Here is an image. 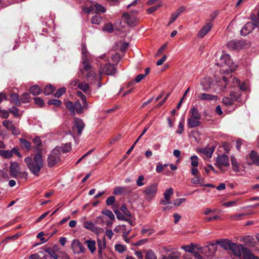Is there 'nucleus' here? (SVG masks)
<instances>
[{
	"label": "nucleus",
	"instance_id": "61",
	"mask_svg": "<svg viewBox=\"0 0 259 259\" xmlns=\"http://www.w3.org/2000/svg\"><path fill=\"white\" fill-rule=\"evenodd\" d=\"M246 215V214L244 213L236 214L232 215L231 217V219L233 221H237L240 220L242 218V217L245 216Z\"/></svg>",
	"mask_w": 259,
	"mask_h": 259
},
{
	"label": "nucleus",
	"instance_id": "20",
	"mask_svg": "<svg viewBox=\"0 0 259 259\" xmlns=\"http://www.w3.org/2000/svg\"><path fill=\"white\" fill-rule=\"evenodd\" d=\"M122 19L130 26L132 27L137 24V20L134 17H131L128 14L125 13L122 16Z\"/></svg>",
	"mask_w": 259,
	"mask_h": 259
},
{
	"label": "nucleus",
	"instance_id": "10",
	"mask_svg": "<svg viewBox=\"0 0 259 259\" xmlns=\"http://www.w3.org/2000/svg\"><path fill=\"white\" fill-rule=\"evenodd\" d=\"M71 248L74 254H79L85 252L86 249L78 239H74L71 244Z\"/></svg>",
	"mask_w": 259,
	"mask_h": 259
},
{
	"label": "nucleus",
	"instance_id": "29",
	"mask_svg": "<svg viewBox=\"0 0 259 259\" xmlns=\"http://www.w3.org/2000/svg\"><path fill=\"white\" fill-rule=\"evenodd\" d=\"M190 117L193 118H195L196 119H201V114L199 112L198 109L196 107H193L190 110Z\"/></svg>",
	"mask_w": 259,
	"mask_h": 259
},
{
	"label": "nucleus",
	"instance_id": "34",
	"mask_svg": "<svg viewBox=\"0 0 259 259\" xmlns=\"http://www.w3.org/2000/svg\"><path fill=\"white\" fill-rule=\"evenodd\" d=\"M78 88L83 91L85 94L90 93V90L88 84L85 82H82L78 84Z\"/></svg>",
	"mask_w": 259,
	"mask_h": 259
},
{
	"label": "nucleus",
	"instance_id": "55",
	"mask_svg": "<svg viewBox=\"0 0 259 259\" xmlns=\"http://www.w3.org/2000/svg\"><path fill=\"white\" fill-rule=\"evenodd\" d=\"M146 259H157V257L155 253L151 250H149L147 252Z\"/></svg>",
	"mask_w": 259,
	"mask_h": 259
},
{
	"label": "nucleus",
	"instance_id": "23",
	"mask_svg": "<svg viewBox=\"0 0 259 259\" xmlns=\"http://www.w3.org/2000/svg\"><path fill=\"white\" fill-rule=\"evenodd\" d=\"M198 99L200 100H206V101H211L214 100L216 101L218 99V97L215 95H212L211 94H208L206 93H200L198 95Z\"/></svg>",
	"mask_w": 259,
	"mask_h": 259
},
{
	"label": "nucleus",
	"instance_id": "5",
	"mask_svg": "<svg viewBox=\"0 0 259 259\" xmlns=\"http://www.w3.org/2000/svg\"><path fill=\"white\" fill-rule=\"evenodd\" d=\"M65 106L72 115H74L76 113L78 114H82L83 110L85 109L84 104L81 105L79 101H76L74 103L71 101H67L65 103Z\"/></svg>",
	"mask_w": 259,
	"mask_h": 259
},
{
	"label": "nucleus",
	"instance_id": "11",
	"mask_svg": "<svg viewBox=\"0 0 259 259\" xmlns=\"http://www.w3.org/2000/svg\"><path fill=\"white\" fill-rule=\"evenodd\" d=\"M3 125L10 132L14 135H19L20 134V131L13 122L10 120H5L2 122Z\"/></svg>",
	"mask_w": 259,
	"mask_h": 259
},
{
	"label": "nucleus",
	"instance_id": "26",
	"mask_svg": "<svg viewBox=\"0 0 259 259\" xmlns=\"http://www.w3.org/2000/svg\"><path fill=\"white\" fill-rule=\"evenodd\" d=\"M200 84L203 91H208L211 87V81L210 78L207 77L203 78L200 82Z\"/></svg>",
	"mask_w": 259,
	"mask_h": 259
},
{
	"label": "nucleus",
	"instance_id": "57",
	"mask_svg": "<svg viewBox=\"0 0 259 259\" xmlns=\"http://www.w3.org/2000/svg\"><path fill=\"white\" fill-rule=\"evenodd\" d=\"M103 30L104 31H107L109 33L112 32L113 30L112 24L110 23H107L103 28Z\"/></svg>",
	"mask_w": 259,
	"mask_h": 259
},
{
	"label": "nucleus",
	"instance_id": "38",
	"mask_svg": "<svg viewBox=\"0 0 259 259\" xmlns=\"http://www.w3.org/2000/svg\"><path fill=\"white\" fill-rule=\"evenodd\" d=\"M29 91L33 96L38 95L40 94L41 92V89L36 85L30 87Z\"/></svg>",
	"mask_w": 259,
	"mask_h": 259
},
{
	"label": "nucleus",
	"instance_id": "49",
	"mask_svg": "<svg viewBox=\"0 0 259 259\" xmlns=\"http://www.w3.org/2000/svg\"><path fill=\"white\" fill-rule=\"evenodd\" d=\"M162 5H162V3H159L156 6L152 7L150 8L149 9H148L147 10V13L148 14H151L153 12H154V11H155L157 10H158V9H159L160 7H161L162 6Z\"/></svg>",
	"mask_w": 259,
	"mask_h": 259
},
{
	"label": "nucleus",
	"instance_id": "40",
	"mask_svg": "<svg viewBox=\"0 0 259 259\" xmlns=\"http://www.w3.org/2000/svg\"><path fill=\"white\" fill-rule=\"evenodd\" d=\"M77 95L80 98L82 104H84V108H85V109H88L89 107V105L86 100V97L81 92L79 91L77 92Z\"/></svg>",
	"mask_w": 259,
	"mask_h": 259
},
{
	"label": "nucleus",
	"instance_id": "63",
	"mask_svg": "<svg viewBox=\"0 0 259 259\" xmlns=\"http://www.w3.org/2000/svg\"><path fill=\"white\" fill-rule=\"evenodd\" d=\"M66 91V89L65 88H62L58 89L56 93L55 94V97L59 98L61 97L63 94L65 93Z\"/></svg>",
	"mask_w": 259,
	"mask_h": 259
},
{
	"label": "nucleus",
	"instance_id": "51",
	"mask_svg": "<svg viewBox=\"0 0 259 259\" xmlns=\"http://www.w3.org/2000/svg\"><path fill=\"white\" fill-rule=\"evenodd\" d=\"M106 218L103 216H99L97 217L95 220V223L101 225H105Z\"/></svg>",
	"mask_w": 259,
	"mask_h": 259
},
{
	"label": "nucleus",
	"instance_id": "50",
	"mask_svg": "<svg viewBox=\"0 0 259 259\" xmlns=\"http://www.w3.org/2000/svg\"><path fill=\"white\" fill-rule=\"evenodd\" d=\"M102 20L101 16L97 13L96 15L94 16L91 19V22L94 24H99Z\"/></svg>",
	"mask_w": 259,
	"mask_h": 259
},
{
	"label": "nucleus",
	"instance_id": "7",
	"mask_svg": "<svg viewBox=\"0 0 259 259\" xmlns=\"http://www.w3.org/2000/svg\"><path fill=\"white\" fill-rule=\"evenodd\" d=\"M158 184L154 183L147 186L143 190V194L145 198L148 201H150L153 199L157 192Z\"/></svg>",
	"mask_w": 259,
	"mask_h": 259
},
{
	"label": "nucleus",
	"instance_id": "30",
	"mask_svg": "<svg viewBox=\"0 0 259 259\" xmlns=\"http://www.w3.org/2000/svg\"><path fill=\"white\" fill-rule=\"evenodd\" d=\"M83 227L86 229L91 230L93 232H95L98 229L95 225L91 221L84 222Z\"/></svg>",
	"mask_w": 259,
	"mask_h": 259
},
{
	"label": "nucleus",
	"instance_id": "59",
	"mask_svg": "<svg viewBox=\"0 0 259 259\" xmlns=\"http://www.w3.org/2000/svg\"><path fill=\"white\" fill-rule=\"evenodd\" d=\"M94 8V4H92L90 6L84 7L82 10L86 13L90 14L93 11Z\"/></svg>",
	"mask_w": 259,
	"mask_h": 259
},
{
	"label": "nucleus",
	"instance_id": "1",
	"mask_svg": "<svg viewBox=\"0 0 259 259\" xmlns=\"http://www.w3.org/2000/svg\"><path fill=\"white\" fill-rule=\"evenodd\" d=\"M216 244H220L221 247L225 250H231L237 257H240L242 255L243 259H259L255 256L249 249L241 244H236L229 240L217 241Z\"/></svg>",
	"mask_w": 259,
	"mask_h": 259
},
{
	"label": "nucleus",
	"instance_id": "44",
	"mask_svg": "<svg viewBox=\"0 0 259 259\" xmlns=\"http://www.w3.org/2000/svg\"><path fill=\"white\" fill-rule=\"evenodd\" d=\"M55 90V87L52 85H48L44 89V94L46 95L51 94Z\"/></svg>",
	"mask_w": 259,
	"mask_h": 259
},
{
	"label": "nucleus",
	"instance_id": "3",
	"mask_svg": "<svg viewBox=\"0 0 259 259\" xmlns=\"http://www.w3.org/2000/svg\"><path fill=\"white\" fill-rule=\"evenodd\" d=\"M219 64L221 66V71L223 73L229 74L236 69V65L231 59L230 56L225 53H223L220 58Z\"/></svg>",
	"mask_w": 259,
	"mask_h": 259
},
{
	"label": "nucleus",
	"instance_id": "19",
	"mask_svg": "<svg viewBox=\"0 0 259 259\" xmlns=\"http://www.w3.org/2000/svg\"><path fill=\"white\" fill-rule=\"evenodd\" d=\"M247 160H250L251 162H248V164H253L259 165V155L254 151H252L247 156Z\"/></svg>",
	"mask_w": 259,
	"mask_h": 259
},
{
	"label": "nucleus",
	"instance_id": "15",
	"mask_svg": "<svg viewBox=\"0 0 259 259\" xmlns=\"http://www.w3.org/2000/svg\"><path fill=\"white\" fill-rule=\"evenodd\" d=\"M132 189L128 186H118L114 188L113 193L116 195H126L131 192Z\"/></svg>",
	"mask_w": 259,
	"mask_h": 259
},
{
	"label": "nucleus",
	"instance_id": "12",
	"mask_svg": "<svg viewBox=\"0 0 259 259\" xmlns=\"http://www.w3.org/2000/svg\"><path fill=\"white\" fill-rule=\"evenodd\" d=\"M215 165L221 169L224 167L228 166L230 165L229 157L225 154L219 155Z\"/></svg>",
	"mask_w": 259,
	"mask_h": 259
},
{
	"label": "nucleus",
	"instance_id": "54",
	"mask_svg": "<svg viewBox=\"0 0 259 259\" xmlns=\"http://www.w3.org/2000/svg\"><path fill=\"white\" fill-rule=\"evenodd\" d=\"M94 7L96 8V10L98 12H101V13H104L106 11V8L100 4H98L97 3L95 4Z\"/></svg>",
	"mask_w": 259,
	"mask_h": 259
},
{
	"label": "nucleus",
	"instance_id": "2",
	"mask_svg": "<svg viewBox=\"0 0 259 259\" xmlns=\"http://www.w3.org/2000/svg\"><path fill=\"white\" fill-rule=\"evenodd\" d=\"M24 161L30 172L34 176H38L44 165L40 152L35 154L33 158L29 156L26 157Z\"/></svg>",
	"mask_w": 259,
	"mask_h": 259
},
{
	"label": "nucleus",
	"instance_id": "21",
	"mask_svg": "<svg viewBox=\"0 0 259 259\" xmlns=\"http://www.w3.org/2000/svg\"><path fill=\"white\" fill-rule=\"evenodd\" d=\"M185 11V7L181 6L179 7L174 13L171 14L168 25L172 24L179 16V15Z\"/></svg>",
	"mask_w": 259,
	"mask_h": 259
},
{
	"label": "nucleus",
	"instance_id": "52",
	"mask_svg": "<svg viewBox=\"0 0 259 259\" xmlns=\"http://www.w3.org/2000/svg\"><path fill=\"white\" fill-rule=\"evenodd\" d=\"M191 164L193 167H197L198 165V158L197 156L193 155L190 157Z\"/></svg>",
	"mask_w": 259,
	"mask_h": 259
},
{
	"label": "nucleus",
	"instance_id": "42",
	"mask_svg": "<svg viewBox=\"0 0 259 259\" xmlns=\"http://www.w3.org/2000/svg\"><path fill=\"white\" fill-rule=\"evenodd\" d=\"M113 211L114 213L116 214L117 219L119 220H126V218L124 214L122 213L119 211V210L117 208H114Z\"/></svg>",
	"mask_w": 259,
	"mask_h": 259
},
{
	"label": "nucleus",
	"instance_id": "35",
	"mask_svg": "<svg viewBox=\"0 0 259 259\" xmlns=\"http://www.w3.org/2000/svg\"><path fill=\"white\" fill-rule=\"evenodd\" d=\"M21 145L25 148L27 151H30L31 148V143L25 139L20 138L19 139Z\"/></svg>",
	"mask_w": 259,
	"mask_h": 259
},
{
	"label": "nucleus",
	"instance_id": "18",
	"mask_svg": "<svg viewBox=\"0 0 259 259\" xmlns=\"http://www.w3.org/2000/svg\"><path fill=\"white\" fill-rule=\"evenodd\" d=\"M212 24L210 22L206 23L199 31L197 36L199 38H203L211 29Z\"/></svg>",
	"mask_w": 259,
	"mask_h": 259
},
{
	"label": "nucleus",
	"instance_id": "31",
	"mask_svg": "<svg viewBox=\"0 0 259 259\" xmlns=\"http://www.w3.org/2000/svg\"><path fill=\"white\" fill-rule=\"evenodd\" d=\"M231 161L233 170L236 172H239L240 171L239 165L236 159L232 156L231 158Z\"/></svg>",
	"mask_w": 259,
	"mask_h": 259
},
{
	"label": "nucleus",
	"instance_id": "60",
	"mask_svg": "<svg viewBox=\"0 0 259 259\" xmlns=\"http://www.w3.org/2000/svg\"><path fill=\"white\" fill-rule=\"evenodd\" d=\"M115 249L118 252L122 253L126 250V247L123 245L116 244L115 245Z\"/></svg>",
	"mask_w": 259,
	"mask_h": 259
},
{
	"label": "nucleus",
	"instance_id": "36",
	"mask_svg": "<svg viewBox=\"0 0 259 259\" xmlns=\"http://www.w3.org/2000/svg\"><path fill=\"white\" fill-rule=\"evenodd\" d=\"M11 102L17 106H19L21 104L20 100L19 98L18 94L13 93L11 95Z\"/></svg>",
	"mask_w": 259,
	"mask_h": 259
},
{
	"label": "nucleus",
	"instance_id": "37",
	"mask_svg": "<svg viewBox=\"0 0 259 259\" xmlns=\"http://www.w3.org/2000/svg\"><path fill=\"white\" fill-rule=\"evenodd\" d=\"M32 141L35 145L34 148L36 149V150L37 151V152H40L41 153V151L39 149V147L42 145L40 139L39 137H36L33 139Z\"/></svg>",
	"mask_w": 259,
	"mask_h": 259
},
{
	"label": "nucleus",
	"instance_id": "22",
	"mask_svg": "<svg viewBox=\"0 0 259 259\" xmlns=\"http://www.w3.org/2000/svg\"><path fill=\"white\" fill-rule=\"evenodd\" d=\"M243 47V43L240 40H231L228 42L227 47L232 50H239Z\"/></svg>",
	"mask_w": 259,
	"mask_h": 259
},
{
	"label": "nucleus",
	"instance_id": "53",
	"mask_svg": "<svg viewBox=\"0 0 259 259\" xmlns=\"http://www.w3.org/2000/svg\"><path fill=\"white\" fill-rule=\"evenodd\" d=\"M173 194V189L172 188H169L166 190L164 193V198L170 199V196Z\"/></svg>",
	"mask_w": 259,
	"mask_h": 259
},
{
	"label": "nucleus",
	"instance_id": "28",
	"mask_svg": "<svg viewBox=\"0 0 259 259\" xmlns=\"http://www.w3.org/2000/svg\"><path fill=\"white\" fill-rule=\"evenodd\" d=\"M14 151H15V148H13L11 150H0V156L5 158H10L12 157Z\"/></svg>",
	"mask_w": 259,
	"mask_h": 259
},
{
	"label": "nucleus",
	"instance_id": "27",
	"mask_svg": "<svg viewBox=\"0 0 259 259\" xmlns=\"http://www.w3.org/2000/svg\"><path fill=\"white\" fill-rule=\"evenodd\" d=\"M188 126L190 128H194L199 126L201 124L200 119H196L192 117H189L188 120Z\"/></svg>",
	"mask_w": 259,
	"mask_h": 259
},
{
	"label": "nucleus",
	"instance_id": "58",
	"mask_svg": "<svg viewBox=\"0 0 259 259\" xmlns=\"http://www.w3.org/2000/svg\"><path fill=\"white\" fill-rule=\"evenodd\" d=\"M62 103V102L57 99L50 100L48 102L49 105H54L56 106H59Z\"/></svg>",
	"mask_w": 259,
	"mask_h": 259
},
{
	"label": "nucleus",
	"instance_id": "24",
	"mask_svg": "<svg viewBox=\"0 0 259 259\" xmlns=\"http://www.w3.org/2000/svg\"><path fill=\"white\" fill-rule=\"evenodd\" d=\"M55 148H58L59 154L60 155L61 153H66L70 152L71 149V145L70 143H66L61 146H57Z\"/></svg>",
	"mask_w": 259,
	"mask_h": 259
},
{
	"label": "nucleus",
	"instance_id": "8",
	"mask_svg": "<svg viewBox=\"0 0 259 259\" xmlns=\"http://www.w3.org/2000/svg\"><path fill=\"white\" fill-rule=\"evenodd\" d=\"M197 249L200 251V252L203 254L207 257L213 256L215 251H217V247L216 244L210 243L208 245L203 247H197Z\"/></svg>",
	"mask_w": 259,
	"mask_h": 259
},
{
	"label": "nucleus",
	"instance_id": "45",
	"mask_svg": "<svg viewBox=\"0 0 259 259\" xmlns=\"http://www.w3.org/2000/svg\"><path fill=\"white\" fill-rule=\"evenodd\" d=\"M241 94L240 92H232L230 94L231 100L233 101H239Z\"/></svg>",
	"mask_w": 259,
	"mask_h": 259
},
{
	"label": "nucleus",
	"instance_id": "62",
	"mask_svg": "<svg viewBox=\"0 0 259 259\" xmlns=\"http://www.w3.org/2000/svg\"><path fill=\"white\" fill-rule=\"evenodd\" d=\"M237 202V200L228 201V202H226L223 203V206L227 207L234 206L236 205Z\"/></svg>",
	"mask_w": 259,
	"mask_h": 259
},
{
	"label": "nucleus",
	"instance_id": "9",
	"mask_svg": "<svg viewBox=\"0 0 259 259\" xmlns=\"http://www.w3.org/2000/svg\"><path fill=\"white\" fill-rule=\"evenodd\" d=\"M232 82L234 86L239 84V80L235 77H233L230 76V78H228L227 77L223 76L222 79L218 82V86L220 87L222 91L225 90L229 83Z\"/></svg>",
	"mask_w": 259,
	"mask_h": 259
},
{
	"label": "nucleus",
	"instance_id": "13",
	"mask_svg": "<svg viewBox=\"0 0 259 259\" xmlns=\"http://www.w3.org/2000/svg\"><path fill=\"white\" fill-rule=\"evenodd\" d=\"M84 125L85 124L81 119L76 118L74 120L73 130L74 132L76 130L77 135H80L84 127Z\"/></svg>",
	"mask_w": 259,
	"mask_h": 259
},
{
	"label": "nucleus",
	"instance_id": "56",
	"mask_svg": "<svg viewBox=\"0 0 259 259\" xmlns=\"http://www.w3.org/2000/svg\"><path fill=\"white\" fill-rule=\"evenodd\" d=\"M120 209L121 211H122L124 215H125L127 217H131V212L127 209L126 205L125 204L122 205V206L120 207Z\"/></svg>",
	"mask_w": 259,
	"mask_h": 259
},
{
	"label": "nucleus",
	"instance_id": "14",
	"mask_svg": "<svg viewBox=\"0 0 259 259\" xmlns=\"http://www.w3.org/2000/svg\"><path fill=\"white\" fill-rule=\"evenodd\" d=\"M214 149V147L213 146H207L205 148L198 149L197 151L203 154L204 158L206 159L211 157Z\"/></svg>",
	"mask_w": 259,
	"mask_h": 259
},
{
	"label": "nucleus",
	"instance_id": "43",
	"mask_svg": "<svg viewBox=\"0 0 259 259\" xmlns=\"http://www.w3.org/2000/svg\"><path fill=\"white\" fill-rule=\"evenodd\" d=\"M31 99V97L30 95L27 93H23L20 98V101H21L23 103H26L29 102Z\"/></svg>",
	"mask_w": 259,
	"mask_h": 259
},
{
	"label": "nucleus",
	"instance_id": "4",
	"mask_svg": "<svg viewBox=\"0 0 259 259\" xmlns=\"http://www.w3.org/2000/svg\"><path fill=\"white\" fill-rule=\"evenodd\" d=\"M58 149L54 148L48 156L47 163L49 167H53L61 162V158Z\"/></svg>",
	"mask_w": 259,
	"mask_h": 259
},
{
	"label": "nucleus",
	"instance_id": "32",
	"mask_svg": "<svg viewBox=\"0 0 259 259\" xmlns=\"http://www.w3.org/2000/svg\"><path fill=\"white\" fill-rule=\"evenodd\" d=\"M180 253L178 251H172L168 256L163 255L161 259H179Z\"/></svg>",
	"mask_w": 259,
	"mask_h": 259
},
{
	"label": "nucleus",
	"instance_id": "33",
	"mask_svg": "<svg viewBox=\"0 0 259 259\" xmlns=\"http://www.w3.org/2000/svg\"><path fill=\"white\" fill-rule=\"evenodd\" d=\"M85 243L87 245V246L92 253H94L96 249V242L94 240H88L85 241Z\"/></svg>",
	"mask_w": 259,
	"mask_h": 259
},
{
	"label": "nucleus",
	"instance_id": "48",
	"mask_svg": "<svg viewBox=\"0 0 259 259\" xmlns=\"http://www.w3.org/2000/svg\"><path fill=\"white\" fill-rule=\"evenodd\" d=\"M102 214L107 216L110 219L114 220L115 217L113 212L109 209H104L102 211Z\"/></svg>",
	"mask_w": 259,
	"mask_h": 259
},
{
	"label": "nucleus",
	"instance_id": "47",
	"mask_svg": "<svg viewBox=\"0 0 259 259\" xmlns=\"http://www.w3.org/2000/svg\"><path fill=\"white\" fill-rule=\"evenodd\" d=\"M82 63L83 65L84 69L85 71H88L91 69V65L89 62L88 61L87 57H83Z\"/></svg>",
	"mask_w": 259,
	"mask_h": 259
},
{
	"label": "nucleus",
	"instance_id": "17",
	"mask_svg": "<svg viewBox=\"0 0 259 259\" xmlns=\"http://www.w3.org/2000/svg\"><path fill=\"white\" fill-rule=\"evenodd\" d=\"M255 27V24L251 22L246 23L240 31L242 35H246L250 33Z\"/></svg>",
	"mask_w": 259,
	"mask_h": 259
},
{
	"label": "nucleus",
	"instance_id": "25",
	"mask_svg": "<svg viewBox=\"0 0 259 259\" xmlns=\"http://www.w3.org/2000/svg\"><path fill=\"white\" fill-rule=\"evenodd\" d=\"M98 251L99 253V257L100 258H103V250H104L106 246V242L102 241L98 239L97 240Z\"/></svg>",
	"mask_w": 259,
	"mask_h": 259
},
{
	"label": "nucleus",
	"instance_id": "46",
	"mask_svg": "<svg viewBox=\"0 0 259 259\" xmlns=\"http://www.w3.org/2000/svg\"><path fill=\"white\" fill-rule=\"evenodd\" d=\"M45 251L49 254V255L50 256L51 258L52 257L54 259L58 258V256L56 254V251H55L54 249L48 248L47 249H46Z\"/></svg>",
	"mask_w": 259,
	"mask_h": 259
},
{
	"label": "nucleus",
	"instance_id": "39",
	"mask_svg": "<svg viewBox=\"0 0 259 259\" xmlns=\"http://www.w3.org/2000/svg\"><path fill=\"white\" fill-rule=\"evenodd\" d=\"M199 247L198 245H194V244H191V245H185L182 246L181 248L185 250L186 251L188 252L189 253H192L195 248Z\"/></svg>",
	"mask_w": 259,
	"mask_h": 259
},
{
	"label": "nucleus",
	"instance_id": "64",
	"mask_svg": "<svg viewBox=\"0 0 259 259\" xmlns=\"http://www.w3.org/2000/svg\"><path fill=\"white\" fill-rule=\"evenodd\" d=\"M155 232V230L153 229H145L144 228L141 230L142 234H147L148 236H149Z\"/></svg>",
	"mask_w": 259,
	"mask_h": 259
},
{
	"label": "nucleus",
	"instance_id": "41",
	"mask_svg": "<svg viewBox=\"0 0 259 259\" xmlns=\"http://www.w3.org/2000/svg\"><path fill=\"white\" fill-rule=\"evenodd\" d=\"M203 179L200 175L196 176L195 177L191 179V183L194 184H200L201 186H204L203 184Z\"/></svg>",
	"mask_w": 259,
	"mask_h": 259
},
{
	"label": "nucleus",
	"instance_id": "16",
	"mask_svg": "<svg viewBox=\"0 0 259 259\" xmlns=\"http://www.w3.org/2000/svg\"><path fill=\"white\" fill-rule=\"evenodd\" d=\"M115 72L116 69L114 66L110 63H107L102 68L101 70L100 71V73H104L107 75H113L115 74Z\"/></svg>",
	"mask_w": 259,
	"mask_h": 259
},
{
	"label": "nucleus",
	"instance_id": "6",
	"mask_svg": "<svg viewBox=\"0 0 259 259\" xmlns=\"http://www.w3.org/2000/svg\"><path fill=\"white\" fill-rule=\"evenodd\" d=\"M10 174L12 177L15 178H23L27 177V173L25 171H21L20 167L16 162H12L10 165Z\"/></svg>",
	"mask_w": 259,
	"mask_h": 259
}]
</instances>
